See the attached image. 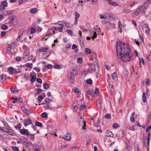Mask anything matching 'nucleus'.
<instances>
[{"label":"nucleus","mask_w":151,"mask_h":151,"mask_svg":"<svg viewBox=\"0 0 151 151\" xmlns=\"http://www.w3.org/2000/svg\"><path fill=\"white\" fill-rule=\"evenodd\" d=\"M122 41H118L116 44V50L118 59L119 60H123L122 53L121 52L122 50L121 47Z\"/></svg>","instance_id":"obj_1"},{"label":"nucleus","mask_w":151,"mask_h":151,"mask_svg":"<svg viewBox=\"0 0 151 151\" xmlns=\"http://www.w3.org/2000/svg\"><path fill=\"white\" fill-rule=\"evenodd\" d=\"M132 54L129 50L123 52V62H127L129 61L132 58Z\"/></svg>","instance_id":"obj_2"},{"label":"nucleus","mask_w":151,"mask_h":151,"mask_svg":"<svg viewBox=\"0 0 151 151\" xmlns=\"http://www.w3.org/2000/svg\"><path fill=\"white\" fill-rule=\"evenodd\" d=\"M147 9V7H145V6H143L140 7L138 9L136 10V12H137V15L139 14L141 12L142 13L145 14V11Z\"/></svg>","instance_id":"obj_3"},{"label":"nucleus","mask_w":151,"mask_h":151,"mask_svg":"<svg viewBox=\"0 0 151 151\" xmlns=\"http://www.w3.org/2000/svg\"><path fill=\"white\" fill-rule=\"evenodd\" d=\"M23 123L25 127L27 126L29 124H32V121L29 118L27 119H24L23 121Z\"/></svg>","instance_id":"obj_4"},{"label":"nucleus","mask_w":151,"mask_h":151,"mask_svg":"<svg viewBox=\"0 0 151 151\" xmlns=\"http://www.w3.org/2000/svg\"><path fill=\"white\" fill-rule=\"evenodd\" d=\"M20 133L22 135L28 136L29 135V131L27 129H19Z\"/></svg>","instance_id":"obj_5"},{"label":"nucleus","mask_w":151,"mask_h":151,"mask_svg":"<svg viewBox=\"0 0 151 151\" xmlns=\"http://www.w3.org/2000/svg\"><path fill=\"white\" fill-rule=\"evenodd\" d=\"M10 22L14 26L17 25L18 23L17 19L15 16L11 19Z\"/></svg>","instance_id":"obj_6"},{"label":"nucleus","mask_w":151,"mask_h":151,"mask_svg":"<svg viewBox=\"0 0 151 151\" xmlns=\"http://www.w3.org/2000/svg\"><path fill=\"white\" fill-rule=\"evenodd\" d=\"M30 77H31V82L32 83L34 82L36 79V73L34 72H32L30 74Z\"/></svg>","instance_id":"obj_7"},{"label":"nucleus","mask_w":151,"mask_h":151,"mask_svg":"<svg viewBox=\"0 0 151 151\" xmlns=\"http://www.w3.org/2000/svg\"><path fill=\"white\" fill-rule=\"evenodd\" d=\"M124 142L126 145V147L127 150L129 151H130L131 150V148L130 146H129V141L127 139V138L125 139Z\"/></svg>","instance_id":"obj_8"},{"label":"nucleus","mask_w":151,"mask_h":151,"mask_svg":"<svg viewBox=\"0 0 151 151\" xmlns=\"http://www.w3.org/2000/svg\"><path fill=\"white\" fill-rule=\"evenodd\" d=\"M129 50L130 51H131L130 49V46L128 44L123 43V52L124 51H127V50Z\"/></svg>","instance_id":"obj_9"},{"label":"nucleus","mask_w":151,"mask_h":151,"mask_svg":"<svg viewBox=\"0 0 151 151\" xmlns=\"http://www.w3.org/2000/svg\"><path fill=\"white\" fill-rule=\"evenodd\" d=\"M21 109L27 115H29L31 113V112L28 109H27L25 106H22Z\"/></svg>","instance_id":"obj_10"},{"label":"nucleus","mask_w":151,"mask_h":151,"mask_svg":"<svg viewBox=\"0 0 151 151\" xmlns=\"http://www.w3.org/2000/svg\"><path fill=\"white\" fill-rule=\"evenodd\" d=\"M90 35L92 40H94V39L96 37L97 34L96 32L92 31L90 32Z\"/></svg>","instance_id":"obj_11"},{"label":"nucleus","mask_w":151,"mask_h":151,"mask_svg":"<svg viewBox=\"0 0 151 151\" xmlns=\"http://www.w3.org/2000/svg\"><path fill=\"white\" fill-rule=\"evenodd\" d=\"M71 138L70 134L68 133H67L66 134H65L64 136L63 137V139L67 140H68L70 139Z\"/></svg>","instance_id":"obj_12"},{"label":"nucleus","mask_w":151,"mask_h":151,"mask_svg":"<svg viewBox=\"0 0 151 151\" xmlns=\"http://www.w3.org/2000/svg\"><path fill=\"white\" fill-rule=\"evenodd\" d=\"M49 49V48L47 47H42L39 49V51L40 52H46Z\"/></svg>","instance_id":"obj_13"},{"label":"nucleus","mask_w":151,"mask_h":151,"mask_svg":"<svg viewBox=\"0 0 151 151\" xmlns=\"http://www.w3.org/2000/svg\"><path fill=\"white\" fill-rule=\"evenodd\" d=\"M86 93L88 95V98L90 99H91L93 98V96L90 90H88L86 91Z\"/></svg>","instance_id":"obj_14"},{"label":"nucleus","mask_w":151,"mask_h":151,"mask_svg":"<svg viewBox=\"0 0 151 151\" xmlns=\"http://www.w3.org/2000/svg\"><path fill=\"white\" fill-rule=\"evenodd\" d=\"M21 139L22 140V142L23 143H25L27 145H28V144L29 143V142L27 141V139L25 137H22V138Z\"/></svg>","instance_id":"obj_15"},{"label":"nucleus","mask_w":151,"mask_h":151,"mask_svg":"<svg viewBox=\"0 0 151 151\" xmlns=\"http://www.w3.org/2000/svg\"><path fill=\"white\" fill-rule=\"evenodd\" d=\"M35 27H34V26L33 27H31L30 28V30H29L28 31H30V32L31 34H32L33 33H35Z\"/></svg>","instance_id":"obj_16"},{"label":"nucleus","mask_w":151,"mask_h":151,"mask_svg":"<svg viewBox=\"0 0 151 151\" xmlns=\"http://www.w3.org/2000/svg\"><path fill=\"white\" fill-rule=\"evenodd\" d=\"M0 80L3 81H5L6 79V76L4 74H2L0 76Z\"/></svg>","instance_id":"obj_17"},{"label":"nucleus","mask_w":151,"mask_h":151,"mask_svg":"<svg viewBox=\"0 0 151 151\" xmlns=\"http://www.w3.org/2000/svg\"><path fill=\"white\" fill-rule=\"evenodd\" d=\"M35 124L36 126L40 127H43L42 123L40 122H39L37 121H36L35 122Z\"/></svg>","instance_id":"obj_18"},{"label":"nucleus","mask_w":151,"mask_h":151,"mask_svg":"<svg viewBox=\"0 0 151 151\" xmlns=\"http://www.w3.org/2000/svg\"><path fill=\"white\" fill-rule=\"evenodd\" d=\"M43 107L46 110L50 109H51V108L50 107L49 104H46Z\"/></svg>","instance_id":"obj_19"},{"label":"nucleus","mask_w":151,"mask_h":151,"mask_svg":"<svg viewBox=\"0 0 151 151\" xmlns=\"http://www.w3.org/2000/svg\"><path fill=\"white\" fill-rule=\"evenodd\" d=\"M105 25L107 29L108 30L110 29V25H111V23L109 22H106L105 23Z\"/></svg>","instance_id":"obj_20"},{"label":"nucleus","mask_w":151,"mask_h":151,"mask_svg":"<svg viewBox=\"0 0 151 151\" xmlns=\"http://www.w3.org/2000/svg\"><path fill=\"white\" fill-rule=\"evenodd\" d=\"M14 70V69L13 67H9L8 68V71L9 73L11 75L13 74V71Z\"/></svg>","instance_id":"obj_21"},{"label":"nucleus","mask_w":151,"mask_h":151,"mask_svg":"<svg viewBox=\"0 0 151 151\" xmlns=\"http://www.w3.org/2000/svg\"><path fill=\"white\" fill-rule=\"evenodd\" d=\"M106 135L108 137H112L113 136V134L111 132L109 131H108L106 132Z\"/></svg>","instance_id":"obj_22"},{"label":"nucleus","mask_w":151,"mask_h":151,"mask_svg":"<svg viewBox=\"0 0 151 151\" xmlns=\"http://www.w3.org/2000/svg\"><path fill=\"white\" fill-rule=\"evenodd\" d=\"M85 52L87 54L89 55L91 53V50L89 48H86L85 49Z\"/></svg>","instance_id":"obj_23"},{"label":"nucleus","mask_w":151,"mask_h":151,"mask_svg":"<svg viewBox=\"0 0 151 151\" xmlns=\"http://www.w3.org/2000/svg\"><path fill=\"white\" fill-rule=\"evenodd\" d=\"M82 125H83L82 127V129H86V122L84 121V119H82Z\"/></svg>","instance_id":"obj_24"},{"label":"nucleus","mask_w":151,"mask_h":151,"mask_svg":"<svg viewBox=\"0 0 151 151\" xmlns=\"http://www.w3.org/2000/svg\"><path fill=\"white\" fill-rule=\"evenodd\" d=\"M68 79H69L70 80H75V78L74 77V75H72V76H70L69 75H68Z\"/></svg>","instance_id":"obj_25"},{"label":"nucleus","mask_w":151,"mask_h":151,"mask_svg":"<svg viewBox=\"0 0 151 151\" xmlns=\"http://www.w3.org/2000/svg\"><path fill=\"white\" fill-rule=\"evenodd\" d=\"M108 3L110 5L114 6H116L118 5L117 3L113 1H108Z\"/></svg>","instance_id":"obj_26"},{"label":"nucleus","mask_w":151,"mask_h":151,"mask_svg":"<svg viewBox=\"0 0 151 151\" xmlns=\"http://www.w3.org/2000/svg\"><path fill=\"white\" fill-rule=\"evenodd\" d=\"M44 88L46 89H48L49 87V85L45 82L43 83Z\"/></svg>","instance_id":"obj_27"},{"label":"nucleus","mask_w":151,"mask_h":151,"mask_svg":"<svg viewBox=\"0 0 151 151\" xmlns=\"http://www.w3.org/2000/svg\"><path fill=\"white\" fill-rule=\"evenodd\" d=\"M145 28L146 29L145 30V33H148L150 32V29L149 28L148 24H145Z\"/></svg>","instance_id":"obj_28"},{"label":"nucleus","mask_w":151,"mask_h":151,"mask_svg":"<svg viewBox=\"0 0 151 151\" xmlns=\"http://www.w3.org/2000/svg\"><path fill=\"white\" fill-rule=\"evenodd\" d=\"M37 11V9L36 8H32L30 10V12L31 13H35Z\"/></svg>","instance_id":"obj_29"},{"label":"nucleus","mask_w":151,"mask_h":151,"mask_svg":"<svg viewBox=\"0 0 151 151\" xmlns=\"http://www.w3.org/2000/svg\"><path fill=\"white\" fill-rule=\"evenodd\" d=\"M28 55L29 54L27 52H24L23 54V59H24L25 58H27V57L29 58V57H28Z\"/></svg>","instance_id":"obj_30"},{"label":"nucleus","mask_w":151,"mask_h":151,"mask_svg":"<svg viewBox=\"0 0 151 151\" xmlns=\"http://www.w3.org/2000/svg\"><path fill=\"white\" fill-rule=\"evenodd\" d=\"M66 31L70 35L72 36L73 35V32L71 30L67 29L66 30Z\"/></svg>","instance_id":"obj_31"},{"label":"nucleus","mask_w":151,"mask_h":151,"mask_svg":"<svg viewBox=\"0 0 151 151\" xmlns=\"http://www.w3.org/2000/svg\"><path fill=\"white\" fill-rule=\"evenodd\" d=\"M41 116L42 118H45L47 117V114H46V112H44L42 113L41 114Z\"/></svg>","instance_id":"obj_32"},{"label":"nucleus","mask_w":151,"mask_h":151,"mask_svg":"<svg viewBox=\"0 0 151 151\" xmlns=\"http://www.w3.org/2000/svg\"><path fill=\"white\" fill-rule=\"evenodd\" d=\"M14 70L15 71V74L20 73L21 72V70H20V69L18 68H14Z\"/></svg>","instance_id":"obj_33"},{"label":"nucleus","mask_w":151,"mask_h":151,"mask_svg":"<svg viewBox=\"0 0 151 151\" xmlns=\"http://www.w3.org/2000/svg\"><path fill=\"white\" fill-rule=\"evenodd\" d=\"M142 100L143 102H145L146 101L145 92H143L142 94Z\"/></svg>","instance_id":"obj_34"},{"label":"nucleus","mask_w":151,"mask_h":151,"mask_svg":"<svg viewBox=\"0 0 151 151\" xmlns=\"http://www.w3.org/2000/svg\"><path fill=\"white\" fill-rule=\"evenodd\" d=\"M98 108H99V109H101V101H98L96 102Z\"/></svg>","instance_id":"obj_35"},{"label":"nucleus","mask_w":151,"mask_h":151,"mask_svg":"<svg viewBox=\"0 0 151 151\" xmlns=\"http://www.w3.org/2000/svg\"><path fill=\"white\" fill-rule=\"evenodd\" d=\"M0 130L3 131L5 132H7L9 131L8 129H6L5 127H0Z\"/></svg>","instance_id":"obj_36"},{"label":"nucleus","mask_w":151,"mask_h":151,"mask_svg":"<svg viewBox=\"0 0 151 151\" xmlns=\"http://www.w3.org/2000/svg\"><path fill=\"white\" fill-rule=\"evenodd\" d=\"M1 28L3 30H5L7 29L8 27L7 26H6L4 24L1 26Z\"/></svg>","instance_id":"obj_37"},{"label":"nucleus","mask_w":151,"mask_h":151,"mask_svg":"<svg viewBox=\"0 0 151 151\" xmlns=\"http://www.w3.org/2000/svg\"><path fill=\"white\" fill-rule=\"evenodd\" d=\"M25 66L27 67L32 68V63H27L26 64Z\"/></svg>","instance_id":"obj_38"},{"label":"nucleus","mask_w":151,"mask_h":151,"mask_svg":"<svg viewBox=\"0 0 151 151\" xmlns=\"http://www.w3.org/2000/svg\"><path fill=\"white\" fill-rule=\"evenodd\" d=\"M111 116L110 114H106L104 116V117L107 119H110L111 118Z\"/></svg>","instance_id":"obj_39"},{"label":"nucleus","mask_w":151,"mask_h":151,"mask_svg":"<svg viewBox=\"0 0 151 151\" xmlns=\"http://www.w3.org/2000/svg\"><path fill=\"white\" fill-rule=\"evenodd\" d=\"M1 5L4 7H6L7 6V3L6 1H4L1 3Z\"/></svg>","instance_id":"obj_40"},{"label":"nucleus","mask_w":151,"mask_h":151,"mask_svg":"<svg viewBox=\"0 0 151 151\" xmlns=\"http://www.w3.org/2000/svg\"><path fill=\"white\" fill-rule=\"evenodd\" d=\"M79 41H80L79 44H80V45L81 46V47L82 48H83L84 47V43H83V41H82L81 40H80Z\"/></svg>","instance_id":"obj_41"},{"label":"nucleus","mask_w":151,"mask_h":151,"mask_svg":"<svg viewBox=\"0 0 151 151\" xmlns=\"http://www.w3.org/2000/svg\"><path fill=\"white\" fill-rule=\"evenodd\" d=\"M73 106H78V107H79V104H78V101H75L73 104Z\"/></svg>","instance_id":"obj_42"},{"label":"nucleus","mask_w":151,"mask_h":151,"mask_svg":"<svg viewBox=\"0 0 151 151\" xmlns=\"http://www.w3.org/2000/svg\"><path fill=\"white\" fill-rule=\"evenodd\" d=\"M99 67H96V68H94V72H95L96 74H99Z\"/></svg>","instance_id":"obj_43"},{"label":"nucleus","mask_w":151,"mask_h":151,"mask_svg":"<svg viewBox=\"0 0 151 151\" xmlns=\"http://www.w3.org/2000/svg\"><path fill=\"white\" fill-rule=\"evenodd\" d=\"M112 127L113 128L116 129L119 127V126L116 123H115L113 125Z\"/></svg>","instance_id":"obj_44"},{"label":"nucleus","mask_w":151,"mask_h":151,"mask_svg":"<svg viewBox=\"0 0 151 151\" xmlns=\"http://www.w3.org/2000/svg\"><path fill=\"white\" fill-rule=\"evenodd\" d=\"M77 62L79 63H81L82 61V58L81 57H79L77 59Z\"/></svg>","instance_id":"obj_45"},{"label":"nucleus","mask_w":151,"mask_h":151,"mask_svg":"<svg viewBox=\"0 0 151 151\" xmlns=\"http://www.w3.org/2000/svg\"><path fill=\"white\" fill-rule=\"evenodd\" d=\"M87 143L86 144V145H88L90 144V139L89 138H86Z\"/></svg>","instance_id":"obj_46"},{"label":"nucleus","mask_w":151,"mask_h":151,"mask_svg":"<svg viewBox=\"0 0 151 151\" xmlns=\"http://www.w3.org/2000/svg\"><path fill=\"white\" fill-rule=\"evenodd\" d=\"M86 108V106L84 105H83L80 106L79 109L80 110H82L83 109H85Z\"/></svg>","instance_id":"obj_47"},{"label":"nucleus","mask_w":151,"mask_h":151,"mask_svg":"<svg viewBox=\"0 0 151 151\" xmlns=\"http://www.w3.org/2000/svg\"><path fill=\"white\" fill-rule=\"evenodd\" d=\"M42 91V89L41 88H38L37 89V93H35V94L36 95L40 93V92Z\"/></svg>","instance_id":"obj_48"},{"label":"nucleus","mask_w":151,"mask_h":151,"mask_svg":"<svg viewBox=\"0 0 151 151\" xmlns=\"http://www.w3.org/2000/svg\"><path fill=\"white\" fill-rule=\"evenodd\" d=\"M86 82L87 84L91 85L92 84V81L91 79H88L87 80Z\"/></svg>","instance_id":"obj_49"},{"label":"nucleus","mask_w":151,"mask_h":151,"mask_svg":"<svg viewBox=\"0 0 151 151\" xmlns=\"http://www.w3.org/2000/svg\"><path fill=\"white\" fill-rule=\"evenodd\" d=\"M135 149L136 151H141L139 146L137 145L135 146Z\"/></svg>","instance_id":"obj_50"},{"label":"nucleus","mask_w":151,"mask_h":151,"mask_svg":"<svg viewBox=\"0 0 151 151\" xmlns=\"http://www.w3.org/2000/svg\"><path fill=\"white\" fill-rule=\"evenodd\" d=\"M151 3V0H147L145 4V5H148L150 4Z\"/></svg>","instance_id":"obj_51"},{"label":"nucleus","mask_w":151,"mask_h":151,"mask_svg":"<svg viewBox=\"0 0 151 151\" xmlns=\"http://www.w3.org/2000/svg\"><path fill=\"white\" fill-rule=\"evenodd\" d=\"M63 24H64V25L65 27H70V24L66 22H63Z\"/></svg>","instance_id":"obj_52"},{"label":"nucleus","mask_w":151,"mask_h":151,"mask_svg":"<svg viewBox=\"0 0 151 151\" xmlns=\"http://www.w3.org/2000/svg\"><path fill=\"white\" fill-rule=\"evenodd\" d=\"M62 67H61L60 65H55V68L57 69H60Z\"/></svg>","instance_id":"obj_53"},{"label":"nucleus","mask_w":151,"mask_h":151,"mask_svg":"<svg viewBox=\"0 0 151 151\" xmlns=\"http://www.w3.org/2000/svg\"><path fill=\"white\" fill-rule=\"evenodd\" d=\"M92 55L93 57L94 58V59H95V61H97V60L96 58L97 56V55L95 53H93L92 54Z\"/></svg>","instance_id":"obj_54"},{"label":"nucleus","mask_w":151,"mask_h":151,"mask_svg":"<svg viewBox=\"0 0 151 151\" xmlns=\"http://www.w3.org/2000/svg\"><path fill=\"white\" fill-rule=\"evenodd\" d=\"M95 63H93V66L94 68H96V67H98L99 65H98V63H97V61H95Z\"/></svg>","instance_id":"obj_55"},{"label":"nucleus","mask_w":151,"mask_h":151,"mask_svg":"<svg viewBox=\"0 0 151 151\" xmlns=\"http://www.w3.org/2000/svg\"><path fill=\"white\" fill-rule=\"evenodd\" d=\"M2 122H3V124H4V125L5 127H9V128H10L8 124H7V122H4V121H3Z\"/></svg>","instance_id":"obj_56"},{"label":"nucleus","mask_w":151,"mask_h":151,"mask_svg":"<svg viewBox=\"0 0 151 151\" xmlns=\"http://www.w3.org/2000/svg\"><path fill=\"white\" fill-rule=\"evenodd\" d=\"M12 148L14 151H19L18 148L16 147H12Z\"/></svg>","instance_id":"obj_57"},{"label":"nucleus","mask_w":151,"mask_h":151,"mask_svg":"<svg viewBox=\"0 0 151 151\" xmlns=\"http://www.w3.org/2000/svg\"><path fill=\"white\" fill-rule=\"evenodd\" d=\"M132 11L131 10H129V9H126L124 11V12L125 13H129L131 12Z\"/></svg>","instance_id":"obj_58"},{"label":"nucleus","mask_w":151,"mask_h":151,"mask_svg":"<svg viewBox=\"0 0 151 151\" xmlns=\"http://www.w3.org/2000/svg\"><path fill=\"white\" fill-rule=\"evenodd\" d=\"M43 99V97H42L41 96H40L38 98V100L40 102Z\"/></svg>","instance_id":"obj_59"},{"label":"nucleus","mask_w":151,"mask_h":151,"mask_svg":"<svg viewBox=\"0 0 151 151\" xmlns=\"http://www.w3.org/2000/svg\"><path fill=\"white\" fill-rule=\"evenodd\" d=\"M150 80L149 79H147L146 81V83L147 86L150 85Z\"/></svg>","instance_id":"obj_60"},{"label":"nucleus","mask_w":151,"mask_h":151,"mask_svg":"<svg viewBox=\"0 0 151 151\" xmlns=\"http://www.w3.org/2000/svg\"><path fill=\"white\" fill-rule=\"evenodd\" d=\"M37 81L40 83H41L42 82V80L40 78H37L36 79Z\"/></svg>","instance_id":"obj_61"},{"label":"nucleus","mask_w":151,"mask_h":151,"mask_svg":"<svg viewBox=\"0 0 151 151\" xmlns=\"http://www.w3.org/2000/svg\"><path fill=\"white\" fill-rule=\"evenodd\" d=\"M130 120L132 122H134L135 121V119L134 117L131 116L130 117Z\"/></svg>","instance_id":"obj_62"},{"label":"nucleus","mask_w":151,"mask_h":151,"mask_svg":"<svg viewBox=\"0 0 151 151\" xmlns=\"http://www.w3.org/2000/svg\"><path fill=\"white\" fill-rule=\"evenodd\" d=\"M151 129V124L148 127H147L146 129V132H148L149 130L150 129Z\"/></svg>","instance_id":"obj_63"},{"label":"nucleus","mask_w":151,"mask_h":151,"mask_svg":"<svg viewBox=\"0 0 151 151\" xmlns=\"http://www.w3.org/2000/svg\"><path fill=\"white\" fill-rule=\"evenodd\" d=\"M14 11L13 10H11L10 11H8L7 12V14L8 15L11 14L14 12Z\"/></svg>","instance_id":"obj_64"}]
</instances>
